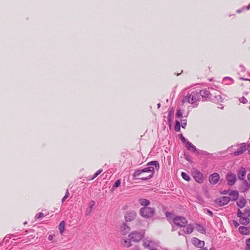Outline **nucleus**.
<instances>
[{
    "mask_svg": "<svg viewBox=\"0 0 250 250\" xmlns=\"http://www.w3.org/2000/svg\"><path fill=\"white\" fill-rule=\"evenodd\" d=\"M147 165V167L136 170L134 176L139 177V179L142 180H148L153 176L154 169L159 168V163L156 161H151Z\"/></svg>",
    "mask_w": 250,
    "mask_h": 250,
    "instance_id": "f257e3e1",
    "label": "nucleus"
},
{
    "mask_svg": "<svg viewBox=\"0 0 250 250\" xmlns=\"http://www.w3.org/2000/svg\"><path fill=\"white\" fill-rule=\"evenodd\" d=\"M199 99L200 95L199 94V92L194 90L188 92L182 100V102L183 103L188 102L191 104H195L196 106L198 104H196V103L198 101Z\"/></svg>",
    "mask_w": 250,
    "mask_h": 250,
    "instance_id": "f03ea898",
    "label": "nucleus"
},
{
    "mask_svg": "<svg viewBox=\"0 0 250 250\" xmlns=\"http://www.w3.org/2000/svg\"><path fill=\"white\" fill-rule=\"evenodd\" d=\"M155 209L153 208L144 207L140 209V213L141 216L148 218L152 217L154 214Z\"/></svg>",
    "mask_w": 250,
    "mask_h": 250,
    "instance_id": "7ed1b4c3",
    "label": "nucleus"
},
{
    "mask_svg": "<svg viewBox=\"0 0 250 250\" xmlns=\"http://www.w3.org/2000/svg\"><path fill=\"white\" fill-rule=\"evenodd\" d=\"M173 222L175 225L180 227H185L188 224L186 218L182 216H175L173 218Z\"/></svg>",
    "mask_w": 250,
    "mask_h": 250,
    "instance_id": "20e7f679",
    "label": "nucleus"
},
{
    "mask_svg": "<svg viewBox=\"0 0 250 250\" xmlns=\"http://www.w3.org/2000/svg\"><path fill=\"white\" fill-rule=\"evenodd\" d=\"M128 237L132 241L137 242L143 238V234L141 232L133 231L129 234Z\"/></svg>",
    "mask_w": 250,
    "mask_h": 250,
    "instance_id": "39448f33",
    "label": "nucleus"
},
{
    "mask_svg": "<svg viewBox=\"0 0 250 250\" xmlns=\"http://www.w3.org/2000/svg\"><path fill=\"white\" fill-rule=\"evenodd\" d=\"M143 246L145 248L149 250L158 247V244L149 238H146L143 240Z\"/></svg>",
    "mask_w": 250,
    "mask_h": 250,
    "instance_id": "423d86ee",
    "label": "nucleus"
},
{
    "mask_svg": "<svg viewBox=\"0 0 250 250\" xmlns=\"http://www.w3.org/2000/svg\"><path fill=\"white\" fill-rule=\"evenodd\" d=\"M184 229H181L178 232L179 235H184L185 234H190L192 232L194 229L193 226L192 224H188Z\"/></svg>",
    "mask_w": 250,
    "mask_h": 250,
    "instance_id": "0eeeda50",
    "label": "nucleus"
},
{
    "mask_svg": "<svg viewBox=\"0 0 250 250\" xmlns=\"http://www.w3.org/2000/svg\"><path fill=\"white\" fill-rule=\"evenodd\" d=\"M230 198L227 196H223L215 200V203L219 206H223L228 204Z\"/></svg>",
    "mask_w": 250,
    "mask_h": 250,
    "instance_id": "6e6552de",
    "label": "nucleus"
},
{
    "mask_svg": "<svg viewBox=\"0 0 250 250\" xmlns=\"http://www.w3.org/2000/svg\"><path fill=\"white\" fill-rule=\"evenodd\" d=\"M249 145L243 143L239 145V146L237 148L236 151L234 152V156H238L244 153L249 148Z\"/></svg>",
    "mask_w": 250,
    "mask_h": 250,
    "instance_id": "1a4fd4ad",
    "label": "nucleus"
},
{
    "mask_svg": "<svg viewBox=\"0 0 250 250\" xmlns=\"http://www.w3.org/2000/svg\"><path fill=\"white\" fill-rule=\"evenodd\" d=\"M226 178L227 181L228 185L229 186L233 185L236 181V175L231 172L228 173V174L226 175Z\"/></svg>",
    "mask_w": 250,
    "mask_h": 250,
    "instance_id": "9d476101",
    "label": "nucleus"
},
{
    "mask_svg": "<svg viewBox=\"0 0 250 250\" xmlns=\"http://www.w3.org/2000/svg\"><path fill=\"white\" fill-rule=\"evenodd\" d=\"M192 176L196 182L199 183L203 182V176L202 173L198 170H195L192 172Z\"/></svg>",
    "mask_w": 250,
    "mask_h": 250,
    "instance_id": "9b49d317",
    "label": "nucleus"
},
{
    "mask_svg": "<svg viewBox=\"0 0 250 250\" xmlns=\"http://www.w3.org/2000/svg\"><path fill=\"white\" fill-rule=\"evenodd\" d=\"M136 215V214L134 211H127L125 214V218L126 221H131L135 219Z\"/></svg>",
    "mask_w": 250,
    "mask_h": 250,
    "instance_id": "f8f14e48",
    "label": "nucleus"
},
{
    "mask_svg": "<svg viewBox=\"0 0 250 250\" xmlns=\"http://www.w3.org/2000/svg\"><path fill=\"white\" fill-rule=\"evenodd\" d=\"M220 179L219 174L214 173L209 177V182L212 185L216 184Z\"/></svg>",
    "mask_w": 250,
    "mask_h": 250,
    "instance_id": "ddd939ff",
    "label": "nucleus"
},
{
    "mask_svg": "<svg viewBox=\"0 0 250 250\" xmlns=\"http://www.w3.org/2000/svg\"><path fill=\"white\" fill-rule=\"evenodd\" d=\"M186 147L189 151H192L197 154L199 153V150L197 149L192 143L188 141L186 143Z\"/></svg>",
    "mask_w": 250,
    "mask_h": 250,
    "instance_id": "4468645a",
    "label": "nucleus"
},
{
    "mask_svg": "<svg viewBox=\"0 0 250 250\" xmlns=\"http://www.w3.org/2000/svg\"><path fill=\"white\" fill-rule=\"evenodd\" d=\"M192 243L193 245L198 248H202L205 245V242L197 238L194 237L192 239Z\"/></svg>",
    "mask_w": 250,
    "mask_h": 250,
    "instance_id": "2eb2a0df",
    "label": "nucleus"
},
{
    "mask_svg": "<svg viewBox=\"0 0 250 250\" xmlns=\"http://www.w3.org/2000/svg\"><path fill=\"white\" fill-rule=\"evenodd\" d=\"M130 230V228L126 224L124 223L121 227L120 231L123 235H125Z\"/></svg>",
    "mask_w": 250,
    "mask_h": 250,
    "instance_id": "dca6fc26",
    "label": "nucleus"
},
{
    "mask_svg": "<svg viewBox=\"0 0 250 250\" xmlns=\"http://www.w3.org/2000/svg\"><path fill=\"white\" fill-rule=\"evenodd\" d=\"M238 177L240 180L244 179L246 175V169L244 167H241L238 172Z\"/></svg>",
    "mask_w": 250,
    "mask_h": 250,
    "instance_id": "f3484780",
    "label": "nucleus"
},
{
    "mask_svg": "<svg viewBox=\"0 0 250 250\" xmlns=\"http://www.w3.org/2000/svg\"><path fill=\"white\" fill-rule=\"evenodd\" d=\"M95 205V202L94 201H91L89 203V206L86 208L85 211L86 215H88L92 211L93 208Z\"/></svg>",
    "mask_w": 250,
    "mask_h": 250,
    "instance_id": "a211bd4d",
    "label": "nucleus"
},
{
    "mask_svg": "<svg viewBox=\"0 0 250 250\" xmlns=\"http://www.w3.org/2000/svg\"><path fill=\"white\" fill-rule=\"evenodd\" d=\"M233 80L229 77H226L223 78L222 83L226 85H230L233 83Z\"/></svg>",
    "mask_w": 250,
    "mask_h": 250,
    "instance_id": "6ab92c4d",
    "label": "nucleus"
},
{
    "mask_svg": "<svg viewBox=\"0 0 250 250\" xmlns=\"http://www.w3.org/2000/svg\"><path fill=\"white\" fill-rule=\"evenodd\" d=\"M212 101L216 103H219L220 102H223L224 98L220 95L215 94L213 98H212Z\"/></svg>",
    "mask_w": 250,
    "mask_h": 250,
    "instance_id": "aec40b11",
    "label": "nucleus"
},
{
    "mask_svg": "<svg viewBox=\"0 0 250 250\" xmlns=\"http://www.w3.org/2000/svg\"><path fill=\"white\" fill-rule=\"evenodd\" d=\"M229 194L230 196L231 200H236L239 196L238 192L236 190L231 191Z\"/></svg>",
    "mask_w": 250,
    "mask_h": 250,
    "instance_id": "412c9836",
    "label": "nucleus"
},
{
    "mask_svg": "<svg viewBox=\"0 0 250 250\" xmlns=\"http://www.w3.org/2000/svg\"><path fill=\"white\" fill-rule=\"evenodd\" d=\"M239 232L243 235H247L249 234L250 233V229L246 227H240L239 228Z\"/></svg>",
    "mask_w": 250,
    "mask_h": 250,
    "instance_id": "4be33fe9",
    "label": "nucleus"
},
{
    "mask_svg": "<svg viewBox=\"0 0 250 250\" xmlns=\"http://www.w3.org/2000/svg\"><path fill=\"white\" fill-rule=\"evenodd\" d=\"M239 146V145H232L230 147H229L227 151L228 153L230 154H233L234 155V152L236 151L237 148Z\"/></svg>",
    "mask_w": 250,
    "mask_h": 250,
    "instance_id": "5701e85b",
    "label": "nucleus"
},
{
    "mask_svg": "<svg viewBox=\"0 0 250 250\" xmlns=\"http://www.w3.org/2000/svg\"><path fill=\"white\" fill-rule=\"evenodd\" d=\"M199 94L200 96L205 98H208L210 95V92L206 89L200 90Z\"/></svg>",
    "mask_w": 250,
    "mask_h": 250,
    "instance_id": "b1692460",
    "label": "nucleus"
},
{
    "mask_svg": "<svg viewBox=\"0 0 250 250\" xmlns=\"http://www.w3.org/2000/svg\"><path fill=\"white\" fill-rule=\"evenodd\" d=\"M240 223L243 225H246L249 223V218L246 216L245 214L243 217H241L239 219Z\"/></svg>",
    "mask_w": 250,
    "mask_h": 250,
    "instance_id": "393cba45",
    "label": "nucleus"
},
{
    "mask_svg": "<svg viewBox=\"0 0 250 250\" xmlns=\"http://www.w3.org/2000/svg\"><path fill=\"white\" fill-rule=\"evenodd\" d=\"M246 200L244 198H240L237 201V205L240 208H243L246 205Z\"/></svg>",
    "mask_w": 250,
    "mask_h": 250,
    "instance_id": "a878e982",
    "label": "nucleus"
},
{
    "mask_svg": "<svg viewBox=\"0 0 250 250\" xmlns=\"http://www.w3.org/2000/svg\"><path fill=\"white\" fill-rule=\"evenodd\" d=\"M139 203L141 206H144L145 207H146L150 204L149 201L146 199H140Z\"/></svg>",
    "mask_w": 250,
    "mask_h": 250,
    "instance_id": "bb28decb",
    "label": "nucleus"
},
{
    "mask_svg": "<svg viewBox=\"0 0 250 250\" xmlns=\"http://www.w3.org/2000/svg\"><path fill=\"white\" fill-rule=\"evenodd\" d=\"M65 225V222L64 221H62L60 223V224L59 226V229L60 232L61 234H62L64 231Z\"/></svg>",
    "mask_w": 250,
    "mask_h": 250,
    "instance_id": "cd10ccee",
    "label": "nucleus"
},
{
    "mask_svg": "<svg viewBox=\"0 0 250 250\" xmlns=\"http://www.w3.org/2000/svg\"><path fill=\"white\" fill-rule=\"evenodd\" d=\"M103 171V169H99L92 176H89L88 177V179L89 180H94L96 177H97L100 174H101Z\"/></svg>",
    "mask_w": 250,
    "mask_h": 250,
    "instance_id": "c85d7f7f",
    "label": "nucleus"
},
{
    "mask_svg": "<svg viewBox=\"0 0 250 250\" xmlns=\"http://www.w3.org/2000/svg\"><path fill=\"white\" fill-rule=\"evenodd\" d=\"M131 241V240L129 238V239H125L124 240L123 245H124V247H126L127 248L130 247L131 246L130 242Z\"/></svg>",
    "mask_w": 250,
    "mask_h": 250,
    "instance_id": "c756f323",
    "label": "nucleus"
},
{
    "mask_svg": "<svg viewBox=\"0 0 250 250\" xmlns=\"http://www.w3.org/2000/svg\"><path fill=\"white\" fill-rule=\"evenodd\" d=\"M250 9V4H249L247 6L243 7L241 9L237 10L236 12L237 13H240L244 12V11L248 10Z\"/></svg>",
    "mask_w": 250,
    "mask_h": 250,
    "instance_id": "7c9ffc66",
    "label": "nucleus"
},
{
    "mask_svg": "<svg viewBox=\"0 0 250 250\" xmlns=\"http://www.w3.org/2000/svg\"><path fill=\"white\" fill-rule=\"evenodd\" d=\"M184 112V110L182 109H179L176 113V116L177 118H179L182 117V115Z\"/></svg>",
    "mask_w": 250,
    "mask_h": 250,
    "instance_id": "2f4dec72",
    "label": "nucleus"
},
{
    "mask_svg": "<svg viewBox=\"0 0 250 250\" xmlns=\"http://www.w3.org/2000/svg\"><path fill=\"white\" fill-rule=\"evenodd\" d=\"M250 188V185L248 184V183L245 181L243 183L242 188L244 190V191H246L248 189H249Z\"/></svg>",
    "mask_w": 250,
    "mask_h": 250,
    "instance_id": "473e14b6",
    "label": "nucleus"
},
{
    "mask_svg": "<svg viewBox=\"0 0 250 250\" xmlns=\"http://www.w3.org/2000/svg\"><path fill=\"white\" fill-rule=\"evenodd\" d=\"M181 176L184 180L187 181H189L190 179V177L185 172H182Z\"/></svg>",
    "mask_w": 250,
    "mask_h": 250,
    "instance_id": "72a5a7b5",
    "label": "nucleus"
},
{
    "mask_svg": "<svg viewBox=\"0 0 250 250\" xmlns=\"http://www.w3.org/2000/svg\"><path fill=\"white\" fill-rule=\"evenodd\" d=\"M180 123L179 121H176L175 122V130L176 131H179L180 130Z\"/></svg>",
    "mask_w": 250,
    "mask_h": 250,
    "instance_id": "f704fd0d",
    "label": "nucleus"
},
{
    "mask_svg": "<svg viewBox=\"0 0 250 250\" xmlns=\"http://www.w3.org/2000/svg\"><path fill=\"white\" fill-rule=\"evenodd\" d=\"M239 101L240 103H241L243 104H245L247 103L248 102V100L244 96H243L241 98H240L239 99Z\"/></svg>",
    "mask_w": 250,
    "mask_h": 250,
    "instance_id": "c9c22d12",
    "label": "nucleus"
},
{
    "mask_svg": "<svg viewBox=\"0 0 250 250\" xmlns=\"http://www.w3.org/2000/svg\"><path fill=\"white\" fill-rule=\"evenodd\" d=\"M121 180H117L114 185H113V187H112V189H114L115 188H118V187H119L121 185Z\"/></svg>",
    "mask_w": 250,
    "mask_h": 250,
    "instance_id": "e433bc0d",
    "label": "nucleus"
},
{
    "mask_svg": "<svg viewBox=\"0 0 250 250\" xmlns=\"http://www.w3.org/2000/svg\"><path fill=\"white\" fill-rule=\"evenodd\" d=\"M204 212L206 213V214H208L211 217H212L213 216V213L212 212L207 209V208H204Z\"/></svg>",
    "mask_w": 250,
    "mask_h": 250,
    "instance_id": "4c0bfd02",
    "label": "nucleus"
},
{
    "mask_svg": "<svg viewBox=\"0 0 250 250\" xmlns=\"http://www.w3.org/2000/svg\"><path fill=\"white\" fill-rule=\"evenodd\" d=\"M246 250H250V238L246 240Z\"/></svg>",
    "mask_w": 250,
    "mask_h": 250,
    "instance_id": "58836bf2",
    "label": "nucleus"
},
{
    "mask_svg": "<svg viewBox=\"0 0 250 250\" xmlns=\"http://www.w3.org/2000/svg\"><path fill=\"white\" fill-rule=\"evenodd\" d=\"M69 195L70 194L69 193L68 190L67 189L65 196L62 199V203H63L65 201V200L69 197Z\"/></svg>",
    "mask_w": 250,
    "mask_h": 250,
    "instance_id": "ea45409f",
    "label": "nucleus"
},
{
    "mask_svg": "<svg viewBox=\"0 0 250 250\" xmlns=\"http://www.w3.org/2000/svg\"><path fill=\"white\" fill-rule=\"evenodd\" d=\"M43 216H44V214L42 212H40L36 215L35 218L36 219H39L42 218Z\"/></svg>",
    "mask_w": 250,
    "mask_h": 250,
    "instance_id": "a19ab883",
    "label": "nucleus"
},
{
    "mask_svg": "<svg viewBox=\"0 0 250 250\" xmlns=\"http://www.w3.org/2000/svg\"><path fill=\"white\" fill-rule=\"evenodd\" d=\"M174 215L170 213V212H166V216L167 218H173L174 217Z\"/></svg>",
    "mask_w": 250,
    "mask_h": 250,
    "instance_id": "79ce46f5",
    "label": "nucleus"
},
{
    "mask_svg": "<svg viewBox=\"0 0 250 250\" xmlns=\"http://www.w3.org/2000/svg\"><path fill=\"white\" fill-rule=\"evenodd\" d=\"M197 230L198 231H199L200 232H201L203 234H204L206 232L205 229L201 226H199V227H198Z\"/></svg>",
    "mask_w": 250,
    "mask_h": 250,
    "instance_id": "37998d69",
    "label": "nucleus"
},
{
    "mask_svg": "<svg viewBox=\"0 0 250 250\" xmlns=\"http://www.w3.org/2000/svg\"><path fill=\"white\" fill-rule=\"evenodd\" d=\"M181 141L184 143H185L186 144V143L188 142L187 141V140L186 139V138L183 136V135L182 134H179V135Z\"/></svg>",
    "mask_w": 250,
    "mask_h": 250,
    "instance_id": "c03bdc74",
    "label": "nucleus"
},
{
    "mask_svg": "<svg viewBox=\"0 0 250 250\" xmlns=\"http://www.w3.org/2000/svg\"><path fill=\"white\" fill-rule=\"evenodd\" d=\"M181 126L183 128H185L187 125V120L186 119L181 120Z\"/></svg>",
    "mask_w": 250,
    "mask_h": 250,
    "instance_id": "a18cd8bd",
    "label": "nucleus"
},
{
    "mask_svg": "<svg viewBox=\"0 0 250 250\" xmlns=\"http://www.w3.org/2000/svg\"><path fill=\"white\" fill-rule=\"evenodd\" d=\"M245 214L243 213L240 209H238V212H237V216L239 217L240 218L242 217H243V215H244Z\"/></svg>",
    "mask_w": 250,
    "mask_h": 250,
    "instance_id": "49530a36",
    "label": "nucleus"
},
{
    "mask_svg": "<svg viewBox=\"0 0 250 250\" xmlns=\"http://www.w3.org/2000/svg\"><path fill=\"white\" fill-rule=\"evenodd\" d=\"M233 224L236 228L238 227L239 225V223L235 220L233 221Z\"/></svg>",
    "mask_w": 250,
    "mask_h": 250,
    "instance_id": "de8ad7c7",
    "label": "nucleus"
},
{
    "mask_svg": "<svg viewBox=\"0 0 250 250\" xmlns=\"http://www.w3.org/2000/svg\"><path fill=\"white\" fill-rule=\"evenodd\" d=\"M48 238L49 240L51 241L53 239V236L52 235H49Z\"/></svg>",
    "mask_w": 250,
    "mask_h": 250,
    "instance_id": "09e8293b",
    "label": "nucleus"
},
{
    "mask_svg": "<svg viewBox=\"0 0 250 250\" xmlns=\"http://www.w3.org/2000/svg\"><path fill=\"white\" fill-rule=\"evenodd\" d=\"M170 114H171V112L169 111L168 117V121L169 122L170 121Z\"/></svg>",
    "mask_w": 250,
    "mask_h": 250,
    "instance_id": "8fccbe9b",
    "label": "nucleus"
},
{
    "mask_svg": "<svg viewBox=\"0 0 250 250\" xmlns=\"http://www.w3.org/2000/svg\"><path fill=\"white\" fill-rule=\"evenodd\" d=\"M133 250H139V247H138V246H136V247L134 248Z\"/></svg>",
    "mask_w": 250,
    "mask_h": 250,
    "instance_id": "3c124183",
    "label": "nucleus"
},
{
    "mask_svg": "<svg viewBox=\"0 0 250 250\" xmlns=\"http://www.w3.org/2000/svg\"><path fill=\"white\" fill-rule=\"evenodd\" d=\"M149 250H159L157 249V247H154Z\"/></svg>",
    "mask_w": 250,
    "mask_h": 250,
    "instance_id": "603ef678",
    "label": "nucleus"
},
{
    "mask_svg": "<svg viewBox=\"0 0 250 250\" xmlns=\"http://www.w3.org/2000/svg\"><path fill=\"white\" fill-rule=\"evenodd\" d=\"M240 79L241 80H246V81H249L250 80L248 79H244V78H240Z\"/></svg>",
    "mask_w": 250,
    "mask_h": 250,
    "instance_id": "864d4df0",
    "label": "nucleus"
},
{
    "mask_svg": "<svg viewBox=\"0 0 250 250\" xmlns=\"http://www.w3.org/2000/svg\"><path fill=\"white\" fill-rule=\"evenodd\" d=\"M247 177H248V180H250V173L248 174Z\"/></svg>",
    "mask_w": 250,
    "mask_h": 250,
    "instance_id": "5fc2aeb1",
    "label": "nucleus"
},
{
    "mask_svg": "<svg viewBox=\"0 0 250 250\" xmlns=\"http://www.w3.org/2000/svg\"><path fill=\"white\" fill-rule=\"evenodd\" d=\"M218 108H219L220 109H223V106L222 105H220V106H219Z\"/></svg>",
    "mask_w": 250,
    "mask_h": 250,
    "instance_id": "6e6d98bb",
    "label": "nucleus"
},
{
    "mask_svg": "<svg viewBox=\"0 0 250 250\" xmlns=\"http://www.w3.org/2000/svg\"><path fill=\"white\" fill-rule=\"evenodd\" d=\"M223 193L224 194H227V193H229L226 190H225L224 192H223Z\"/></svg>",
    "mask_w": 250,
    "mask_h": 250,
    "instance_id": "4d7b16f0",
    "label": "nucleus"
},
{
    "mask_svg": "<svg viewBox=\"0 0 250 250\" xmlns=\"http://www.w3.org/2000/svg\"><path fill=\"white\" fill-rule=\"evenodd\" d=\"M209 250H216V249L214 248H211L209 249Z\"/></svg>",
    "mask_w": 250,
    "mask_h": 250,
    "instance_id": "13d9d810",
    "label": "nucleus"
},
{
    "mask_svg": "<svg viewBox=\"0 0 250 250\" xmlns=\"http://www.w3.org/2000/svg\"><path fill=\"white\" fill-rule=\"evenodd\" d=\"M160 105H161V104H160V103H159V104H157V105H158V108H159V107H160Z\"/></svg>",
    "mask_w": 250,
    "mask_h": 250,
    "instance_id": "bf43d9fd",
    "label": "nucleus"
},
{
    "mask_svg": "<svg viewBox=\"0 0 250 250\" xmlns=\"http://www.w3.org/2000/svg\"><path fill=\"white\" fill-rule=\"evenodd\" d=\"M13 236V234H11V235H10V236L9 237V238H12Z\"/></svg>",
    "mask_w": 250,
    "mask_h": 250,
    "instance_id": "052dcab7",
    "label": "nucleus"
},
{
    "mask_svg": "<svg viewBox=\"0 0 250 250\" xmlns=\"http://www.w3.org/2000/svg\"><path fill=\"white\" fill-rule=\"evenodd\" d=\"M246 95H248V92H247L245 93Z\"/></svg>",
    "mask_w": 250,
    "mask_h": 250,
    "instance_id": "680f3d73",
    "label": "nucleus"
},
{
    "mask_svg": "<svg viewBox=\"0 0 250 250\" xmlns=\"http://www.w3.org/2000/svg\"><path fill=\"white\" fill-rule=\"evenodd\" d=\"M6 237H5V238H4V240H5V241H6Z\"/></svg>",
    "mask_w": 250,
    "mask_h": 250,
    "instance_id": "e2e57ef3",
    "label": "nucleus"
},
{
    "mask_svg": "<svg viewBox=\"0 0 250 250\" xmlns=\"http://www.w3.org/2000/svg\"><path fill=\"white\" fill-rule=\"evenodd\" d=\"M250 213H248V215L249 216H250Z\"/></svg>",
    "mask_w": 250,
    "mask_h": 250,
    "instance_id": "0e129e2a",
    "label": "nucleus"
}]
</instances>
